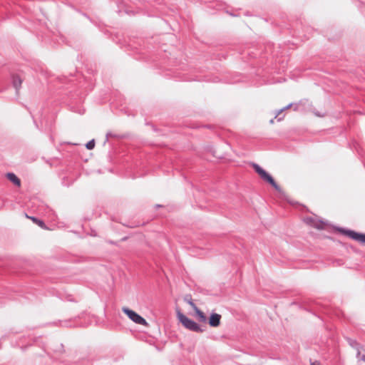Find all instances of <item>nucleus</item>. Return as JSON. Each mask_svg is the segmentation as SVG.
Listing matches in <instances>:
<instances>
[{"instance_id": "1", "label": "nucleus", "mask_w": 365, "mask_h": 365, "mask_svg": "<svg viewBox=\"0 0 365 365\" xmlns=\"http://www.w3.org/2000/svg\"><path fill=\"white\" fill-rule=\"evenodd\" d=\"M177 317L180 323L187 329L195 331L197 333H201L203 331V329L198 325L195 322L189 319L180 311L177 313Z\"/></svg>"}, {"instance_id": "2", "label": "nucleus", "mask_w": 365, "mask_h": 365, "mask_svg": "<svg viewBox=\"0 0 365 365\" xmlns=\"http://www.w3.org/2000/svg\"><path fill=\"white\" fill-rule=\"evenodd\" d=\"M252 167L255 169V172L260 176V178L262 180L271 184L272 186L274 187L275 190H280V187L275 182L272 177L269 174H268L264 169H262L259 165L253 163Z\"/></svg>"}, {"instance_id": "3", "label": "nucleus", "mask_w": 365, "mask_h": 365, "mask_svg": "<svg viewBox=\"0 0 365 365\" xmlns=\"http://www.w3.org/2000/svg\"><path fill=\"white\" fill-rule=\"evenodd\" d=\"M122 311L133 322H135L138 324H140V325H145V326L148 325L146 320L144 318H143L141 316H140L138 314H137L135 312H134L127 307H123Z\"/></svg>"}, {"instance_id": "4", "label": "nucleus", "mask_w": 365, "mask_h": 365, "mask_svg": "<svg viewBox=\"0 0 365 365\" xmlns=\"http://www.w3.org/2000/svg\"><path fill=\"white\" fill-rule=\"evenodd\" d=\"M339 231L341 232V233L345 234L346 235L349 236L350 238L354 240H356L361 243H365V235L364 234H360L352 230H346L342 228H339Z\"/></svg>"}, {"instance_id": "5", "label": "nucleus", "mask_w": 365, "mask_h": 365, "mask_svg": "<svg viewBox=\"0 0 365 365\" xmlns=\"http://www.w3.org/2000/svg\"><path fill=\"white\" fill-rule=\"evenodd\" d=\"M220 319L221 316L220 314L216 313L212 314L209 319V324L211 327H217L220 324Z\"/></svg>"}, {"instance_id": "6", "label": "nucleus", "mask_w": 365, "mask_h": 365, "mask_svg": "<svg viewBox=\"0 0 365 365\" xmlns=\"http://www.w3.org/2000/svg\"><path fill=\"white\" fill-rule=\"evenodd\" d=\"M7 178L12 182L14 185L17 186L21 185V180L20 179L13 173H9L6 174Z\"/></svg>"}, {"instance_id": "7", "label": "nucleus", "mask_w": 365, "mask_h": 365, "mask_svg": "<svg viewBox=\"0 0 365 365\" xmlns=\"http://www.w3.org/2000/svg\"><path fill=\"white\" fill-rule=\"evenodd\" d=\"M22 81L18 76H13L12 77V83L14 87L16 88V91L19 89L21 87Z\"/></svg>"}, {"instance_id": "8", "label": "nucleus", "mask_w": 365, "mask_h": 365, "mask_svg": "<svg viewBox=\"0 0 365 365\" xmlns=\"http://www.w3.org/2000/svg\"><path fill=\"white\" fill-rule=\"evenodd\" d=\"M307 222L317 229H323V225H322V222H316L312 218H307Z\"/></svg>"}, {"instance_id": "9", "label": "nucleus", "mask_w": 365, "mask_h": 365, "mask_svg": "<svg viewBox=\"0 0 365 365\" xmlns=\"http://www.w3.org/2000/svg\"><path fill=\"white\" fill-rule=\"evenodd\" d=\"M194 310H195V314L198 318V320L200 322H207V317L202 311H200L197 307L195 308V309H194Z\"/></svg>"}, {"instance_id": "10", "label": "nucleus", "mask_w": 365, "mask_h": 365, "mask_svg": "<svg viewBox=\"0 0 365 365\" xmlns=\"http://www.w3.org/2000/svg\"><path fill=\"white\" fill-rule=\"evenodd\" d=\"M26 217L28 218H30L34 222L37 224L41 228H43V229L46 228V227L45 225V223L42 220H38V218H36L35 217H29L27 215H26Z\"/></svg>"}, {"instance_id": "11", "label": "nucleus", "mask_w": 365, "mask_h": 365, "mask_svg": "<svg viewBox=\"0 0 365 365\" xmlns=\"http://www.w3.org/2000/svg\"><path fill=\"white\" fill-rule=\"evenodd\" d=\"M86 147L88 150H92L95 147L94 140H91L89 142H88L86 145Z\"/></svg>"}, {"instance_id": "12", "label": "nucleus", "mask_w": 365, "mask_h": 365, "mask_svg": "<svg viewBox=\"0 0 365 365\" xmlns=\"http://www.w3.org/2000/svg\"><path fill=\"white\" fill-rule=\"evenodd\" d=\"M356 357L359 359V360H361L365 362V355H361V352L359 351V349H357V354H356Z\"/></svg>"}, {"instance_id": "13", "label": "nucleus", "mask_w": 365, "mask_h": 365, "mask_svg": "<svg viewBox=\"0 0 365 365\" xmlns=\"http://www.w3.org/2000/svg\"><path fill=\"white\" fill-rule=\"evenodd\" d=\"M185 300L192 307L193 309H195V308H197V306L195 304V303L192 301L191 299H187V297H185Z\"/></svg>"}, {"instance_id": "14", "label": "nucleus", "mask_w": 365, "mask_h": 365, "mask_svg": "<svg viewBox=\"0 0 365 365\" xmlns=\"http://www.w3.org/2000/svg\"><path fill=\"white\" fill-rule=\"evenodd\" d=\"M292 106V103H290V104H289L288 106H285L284 108H283L280 109L279 110H278V111H277V115L275 116V118H276L278 115H279V114H280L283 110H287V109H288V108H291Z\"/></svg>"}, {"instance_id": "15", "label": "nucleus", "mask_w": 365, "mask_h": 365, "mask_svg": "<svg viewBox=\"0 0 365 365\" xmlns=\"http://www.w3.org/2000/svg\"><path fill=\"white\" fill-rule=\"evenodd\" d=\"M311 365H319V364H317L315 363H312Z\"/></svg>"}]
</instances>
